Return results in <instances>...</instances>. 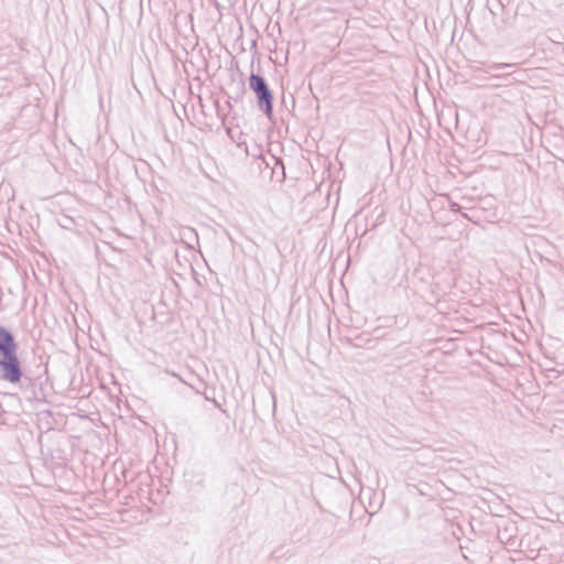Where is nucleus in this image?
Instances as JSON below:
<instances>
[{
	"instance_id": "obj_2",
	"label": "nucleus",
	"mask_w": 564,
	"mask_h": 564,
	"mask_svg": "<svg viewBox=\"0 0 564 564\" xmlns=\"http://www.w3.org/2000/svg\"><path fill=\"white\" fill-rule=\"evenodd\" d=\"M250 89L256 94L259 109L269 118L273 115V94L263 76L251 73Z\"/></svg>"
},
{
	"instance_id": "obj_3",
	"label": "nucleus",
	"mask_w": 564,
	"mask_h": 564,
	"mask_svg": "<svg viewBox=\"0 0 564 564\" xmlns=\"http://www.w3.org/2000/svg\"><path fill=\"white\" fill-rule=\"evenodd\" d=\"M513 67V64L509 63H492L487 66V69L485 70L487 74L498 77V73L508 68Z\"/></svg>"
},
{
	"instance_id": "obj_4",
	"label": "nucleus",
	"mask_w": 564,
	"mask_h": 564,
	"mask_svg": "<svg viewBox=\"0 0 564 564\" xmlns=\"http://www.w3.org/2000/svg\"><path fill=\"white\" fill-rule=\"evenodd\" d=\"M459 208H460V206L458 204L452 205V210H458Z\"/></svg>"
},
{
	"instance_id": "obj_1",
	"label": "nucleus",
	"mask_w": 564,
	"mask_h": 564,
	"mask_svg": "<svg viewBox=\"0 0 564 564\" xmlns=\"http://www.w3.org/2000/svg\"><path fill=\"white\" fill-rule=\"evenodd\" d=\"M24 376L22 364L18 356V344L13 334L0 326V379L18 384Z\"/></svg>"
}]
</instances>
